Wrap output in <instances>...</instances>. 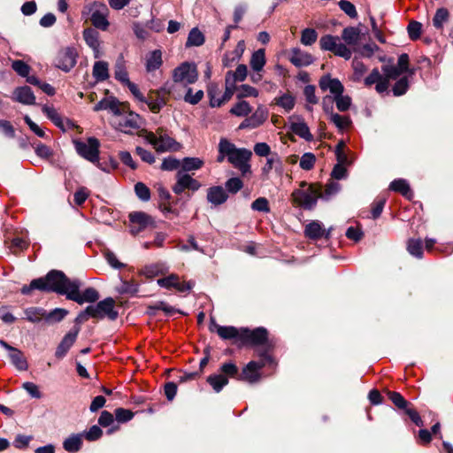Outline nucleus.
I'll list each match as a JSON object with an SVG mask.
<instances>
[{"label":"nucleus","instance_id":"1","mask_svg":"<svg viewBox=\"0 0 453 453\" xmlns=\"http://www.w3.org/2000/svg\"><path fill=\"white\" fill-rule=\"evenodd\" d=\"M410 58L408 54L403 53L399 56L397 65H386L381 67V72L378 68H373L368 76L364 80L366 87L375 85V90L379 94L388 91L390 81L397 80L403 73H408L409 76L414 74V70L409 68Z\"/></svg>","mask_w":453,"mask_h":453},{"label":"nucleus","instance_id":"2","mask_svg":"<svg viewBox=\"0 0 453 453\" xmlns=\"http://www.w3.org/2000/svg\"><path fill=\"white\" fill-rule=\"evenodd\" d=\"M259 356L261 357L260 361H250L242 369L238 376L239 380L255 384L259 382L262 379V368L265 366H270L273 369L276 368L277 362L271 355L262 353Z\"/></svg>","mask_w":453,"mask_h":453},{"label":"nucleus","instance_id":"3","mask_svg":"<svg viewBox=\"0 0 453 453\" xmlns=\"http://www.w3.org/2000/svg\"><path fill=\"white\" fill-rule=\"evenodd\" d=\"M222 152L226 153L229 163L238 168L242 175L250 173V165L249 161L252 153L248 149H238L235 145L228 141L224 146H221Z\"/></svg>","mask_w":453,"mask_h":453},{"label":"nucleus","instance_id":"4","mask_svg":"<svg viewBox=\"0 0 453 453\" xmlns=\"http://www.w3.org/2000/svg\"><path fill=\"white\" fill-rule=\"evenodd\" d=\"M108 12V8L104 4L94 2L84 6L82 16L88 17L95 27L105 31L110 25L107 20Z\"/></svg>","mask_w":453,"mask_h":453},{"label":"nucleus","instance_id":"5","mask_svg":"<svg viewBox=\"0 0 453 453\" xmlns=\"http://www.w3.org/2000/svg\"><path fill=\"white\" fill-rule=\"evenodd\" d=\"M320 196L322 187L319 184H311L306 189H296L292 193L294 202L305 209H311Z\"/></svg>","mask_w":453,"mask_h":453},{"label":"nucleus","instance_id":"6","mask_svg":"<svg viewBox=\"0 0 453 453\" xmlns=\"http://www.w3.org/2000/svg\"><path fill=\"white\" fill-rule=\"evenodd\" d=\"M48 287L50 292H56L61 295H66L73 290V285L75 284V280H71L61 271L52 270L47 273Z\"/></svg>","mask_w":453,"mask_h":453},{"label":"nucleus","instance_id":"7","mask_svg":"<svg viewBox=\"0 0 453 453\" xmlns=\"http://www.w3.org/2000/svg\"><path fill=\"white\" fill-rule=\"evenodd\" d=\"M115 301L111 297H107L103 301L97 303L96 305H89L86 308V312L94 319H102L104 317L109 318L111 320H115L118 318V311H115Z\"/></svg>","mask_w":453,"mask_h":453},{"label":"nucleus","instance_id":"8","mask_svg":"<svg viewBox=\"0 0 453 453\" xmlns=\"http://www.w3.org/2000/svg\"><path fill=\"white\" fill-rule=\"evenodd\" d=\"M319 45L323 50L331 51L334 55L345 59L351 58V50L341 42L338 36L331 35H324L319 40Z\"/></svg>","mask_w":453,"mask_h":453},{"label":"nucleus","instance_id":"9","mask_svg":"<svg viewBox=\"0 0 453 453\" xmlns=\"http://www.w3.org/2000/svg\"><path fill=\"white\" fill-rule=\"evenodd\" d=\"M73 143L76 151L80 156L94 164L99 162L100 142L98 139L95 137H89L87 142L74 141Z\"/></svg>","mask_w":453,"mask_h":453},{"label":"nucleus","instance_id":"10","mask_svg":"<svg viewBox=\"0 0 453 453\" xmlns=\"http://www.w3.org/2000/svg\"><path fill=\"white\" fill-rule=\"evenodd\" d=\"M268 342V332L264 327H257L254 330L241 328L239 346L243 345H265Z\"/></svg>","mask_w":453,"mask_h":453},{"label":"nucleus","instance_id":"11","mask_svg":"<svg viewBox=\"0 0 453 453\" xmlns=\"http://www.w3.org/2000/svg\"><path fill=\"white\" fill-rule=\"evenodd\" d=\"M198 77L196 66L194 64L182 63L173 73V83H181L185 86L194 83Z\"/></svg>","mask_w":453,"mask_h":453},{"label":"nucleus","instance_id":"12","mask_svg":"<svg viewBox=\"0 0 453 453\" xmlns=\"http://www.w3.org/2000/svg\"><path fill=\"white\" fill-rule=\"evenodd\" d=\"M77 58L78 52L74 48H63L55 58V65L64 72H69L76 65Z\"/></svg>","mask_w":453,"mask_h":453},{"label":"nucleus","instance_id":"13","mask_svg":"<svg viewBox=\"0 0 453 453\" xmlns=\"http://www.w3.org/2000/svg\"><path fill=\"white\" fill-rule=\"evenodd\" d=\"M81 282L75 280V284L73 285V290L68 293V299L82 304L85 302L94 303L98 300L99 294L94 288H86L82 294L80 293V287Z\"/></svg>","mask_w":453,"mask_h":453},{"label":"nucleus","instance_id":"14","mask_svg":"<svg viewBox=\"0 0 453 453\" xmlns=\"http://www.w3.org/2000/svg\"><path fill=\"white\" fill-rule=\"evenodd\" d=\"M157 282L162 288L167 289L174 288L180 293L190 291L194 286V283L191 281H180L179 276L173 273L167 277L158 279Z\"/></svg>","mask_w":453,"mask_h":453},{"label":"nucleus","instance_id":"15","mask_svg":"<svg viewBox=\"0 0 453 453\" xmlns=\"http://www.w3.org/2000/svg\"><path fill=\"white\" fill-rule=\"evenodd\" d=\"M210 330L216 332L218 335L223 340H234L239 345L241 328L238 329L234 326H224L216 323L214 319H211Z\"/></svg>","mask_w":453,"mask_h":453},{"label":"nucleus","instance_id":"16","mask_svg":"<svg viewBox=\"0 0 453 453\" xmlns=\"http://www.w3.org/2000/svg\"><path fill=\"white\" fill-rule=\"evenodd\" d=\"M157 142L155 146L157 152L178 151L181 148L180 143L170 137L162 127L157 128Z\"/></svg>","mask_w":453,"mask_h":453},{"label":"nucleus","instance_id":"17","mask_svg":"<svg viewBox=\"0 0 453 453\" xmlns=\"http://www.w3.org/2000/svg\"><path fill=\"white\" fill-rule=\"evenodd\" d=\"M268 119V111L264 106H258L251 116L246 118L239 126L240 129H254L263 125Z\"/></svg>","mask_w":453,"mask_h":453},{"label":"nucleus","instance_id":"18","mask_svg":"<svg viewBox=\"0 0 453 453\" xmlns=\"http://www.w3.org/2000/svg\"><path fill=\"white\" fill-rule=\"evenodd\" d=\"M129 220L131 223V233L133 234H138L148 226H152L154 223L152 218L142 211L130 213Z\"/></svg>","mask_w":453,"mask_h":453},{"label":"nucleus","instance_id":"19","mask_svg":"<svg viewBox=\"0 0 453 453\" xmlns=\"http://www.w3.org/2000/svg\"><path fill=\"white\" fill-rule=\"evenodd\" d=\"M80 332V326H74L73 330L67 333L57 348L56 357L58 358H62L65 356L69 349L73 345Z\"/></svg>","mask_w":453,"mask_h":453},{"label":"nucleus","instance_id":"20","mask_svg":"<svg viewBox=\"0 0 453 453\" xmlns=\"http://www.w3.org/2000/svg\"><path fill=\"white\" fill-rule=\"evenodd\" d=\"M123 117L119 119L118 126L119 128L125 132L130 133L133 130L138 129L140 127V117L138 114L133 111H127L122 114Z\"/></svg>","mask_w":453,"mask_h":453},{"label":"nucleus","instance_id":"21","mask_svg":"<svg viewBox=\"0 0 453 453\" xmlns=\"http://www.w3.org/2000/svg\"><path fill=\"white\" fill-rule=\"evenodd\" d=\"M288 60L296 67L310 65L313 63V57L299 48H294L290 50Z\"/></svg>","mask_w":453,"mask_h":453},{"label":"nucleus","instance_id":"22","mask_svg":"<svg viewBox=\"0 0 453 453\" xmlns=\"http://www.w3.org/2000/svg\"><path fill=\"white\" fill-rule=\"evenodd\" d=\"M319 85L321 90H329L334 96L342 94L344 88L338 79L331 78L330 75H324L319 79Z\"/></svg>","mask_w":453,"mask_h":453},{"label":"nucleus","instance_id":"23","mask_svg":"<svg viewBox=\"0 0 453 453\" xmlns=\"http://www.w3.org/2000/svg\"><path fill=\"white\" fill-rule=\"evenodd\" d=\"M13 99L25 105L35 104V96L28 86L16 88L13 91Z\"/></svg>","mask_w":453,"mask_h":453},{"label":"nucleus","instance_id":"24","mask_svg":"<svg viewBox=\"0 0 453 453\" xmlns=\"http://www.w3.org/2000/svg\"><path fill=\"white\" fill-rule=\"evenodd\" d=\"M83 38L94 51V57L98 58L101 56L99 33L93 28H86L83 31Z\"/></svg>","mask_w":453,"mask_h":453},{"label":"nucleus","instance_id":"25","mask_svg":"<svg viewBox=\"0 0 453 453\" xmlns=\"http://www.w3.org/2000/svg\"><path fill=\"white\" fill-rule=\"evenodd\" d=\"M227 197L228 196L226 192L220 186H215L208 188L207 200L214 205L222 204L226 201Z\"/></svg>","mask_w":453,"mask_h":453},{"label":"nucleus","instance_id":"26","mask_svg":"<svg viewBox=\"0 0 453 453\" xmlns=\"http://www.w3.org/2000/svg\"><path fill=\"white\" fill-rule=\"evenodd\" d=\"M305 236H307L310 239H319L323 236H326V238H328L329 232L326 233V230L323 228L321 223L319 221H312L309 223L304 229Z\"/></svg>","mask_w":453,"mask_h":453},{"label":"nucleus","instance_id":"27","mask_svg":"<svg viewBox=\"0 0 453 453\" xmlns=\"http://www.w3.org/2000/svg\"><path fill=\"white\" fill-rule=\"evenodd\" d=\"M83 434H73L67 437L63 442V448L68 453L78 452L83 444Z\"/></svg>","mask_w":453,"mask_h":453},{"label":"nucleus","instance_id":"28","mask_svg":"<svg viewBox=\"0 0 453 453\" xmlns=\"http://www.w3.org/2000/svg\"><path fill=\"white\" fill-rule=\"evenodd\" d=\"M342 39L347 45L355 46L361 39V31L356 27H347L342 32Z\"/></svg>","mask_w":453,"mask_h":453},{"label":"nucleus","instance_id":"29","mask_svg":"<svg viewBox=\"0 0 453 453\" xmlns=\"http://www.w3.org/2000/svg\"><path fill=\"white\" fill-rule=\"evenodd\" d=\"M104 110L111 111L114 115L120 116L127 111V105L120 103L116 97L104 98Z\"/></svg>","mask_w":453,"mask_h":453},{"label":"nucleus","instance_id":"30","mask_svg":"<svg viewBox=\"0 0 453 453\" xmlns=\"http://www.w3.org/2000/svg\"><path fill=\"white\" fill-rule=\"evenodd\" d=\"M390 189L402 194L408 199H411L413 194L411 192L409 183L403 179L395 180L390 183Z\"/></svg>","mask_w":453,"mask_h":453},{"label":"nucleus","instance_id":"31","mask_svg":"<svg viewBox=\"0 0 453 453\" xmlns=\"http://www.w3.org/2000/svg\"><path fill=\"white\" fill-rule=\"evenodd\" d=\"M34 289L50 292L48 287L47 275L44 278H38L33 280L29 285H26L21 288V293L24 295H28Z\"/></svg>","mask_w":453,"mask_h":453},{"label":"nucleus","instance_id":"32","mask_svg":"<svg viewBox=\"0 0 453 453\" xmlns=\"http://www.w3.org/2000/svg\"><path fill=\"white\" fill-rule=\"evenodd\" d=\"M96 81H104L109 78V65L105 61H97L93 65L92 71Z\"/></svg>","mask_w":453,"mask_h":453},{"label":"nucleus","instance_id":"33","mask_svg":"<svg viewBox=\"0 0 453 453\" xmlns=\"http://www.w3.org/2000/svg\"><path fill=\"white\" fill-rule=\"evenodd\" d=\"M204 165V161L200 157H187L181 160V172H191L201 169Z\"/></svg>","mask_w":453,"mask_h":453},{"label":"nucleus","instance_id":"34","mask_svg":"<svg viewBox=\"0 0 453 453\" xmlns=\"http://www.w3.org/2000/svg\"><path fill=\"white\" fill-rule=\"evenodd\" d=\"M143 102L147 104L150 110L154 113L159 112L161 108L165 105L164 99L159 98L157 95L154 94L153 90H150L148 93V96L145 97V101Z\"/></svg>","mask_w":453,"mask_h":453},{"label":"nucleus","instance_id":"35","mask_svg":"<svg viewBox=\"0 0 453 453\" xmlns=\"http://www.w3.org/2000/svg\"><path fill=\"white\" fill-rule=\"evenodd\" d=\"M177 180L176 183L173 187V191L180 195L185 189H188L189 187V180H191V176L188 173H183L181 171H179L176 175Z\"/></svg>","mask_w":453,"mask_h":453},{"label":"nucleus","instance_id":"36","mask_svg":"<svg viewBox=\"0 0 453 453\" xmlns=\"http://www.w3.org/2000/svg\"><path fill=\"white\" fill-rule=\"evenodd\" d=\"M162 53L159 50H153L146 59L147 72H153L162 65Z\"/></svg>","mask_w":453,"mask_h":453},{"label":"nucleus","instance_id":"37","mask_svg":"<svg viewBox=\"0 0 453 453\" xmlns=\"http://www.w3.org/2000/svg\"><path fill=\"white\" fill-rule=\"evenodd\" d=\"M290 129L293 133L308 142L313 139V135L311 134L307 124L303 121L291 123Z\"/></svg>","mask_w":453,"mask_h":453},{"label":"nucleus","instance_id":"38","mask_svg":"<svg viewBox=\"0 0 453 453\" xmlns=\"http://www.w3.org/2000/svg\"><path fill=\"white\" fill-rule=\"evenodd\" d=\"M204 41L205 38L203 34L197 27H194L188 34L186 47H198L203 45Z\"/></svg>","mask_w":453,"mask_h":453},{"label":"nucleus","instance_id":"39","mask_svg":"<svg viewBox=\"0 0 453 453\" xmlns=\"http://www.w3.org/2000/svg\"><path fill=\"white\" fill-rule=\"evenodd\" d=\"M250 67L256 71L260 72L265 65V52L264 49L255 51L250 58Z\"/></svg>","mask_w":453,"mask_h":453},{"label":"nucleus","instance_id":"40","mask_svg":"<svg viewBox=\"0 0 453 453\" xmlns=\"http://www.w3.org/2000/svg\"><path fill=\"white\" fill-rule=\"evenodd\" d=\"M12 363L20 371H26L28 368L27 362L23 353L14 348L9 355Z\"/></svg>","mask_w":453,"mask_h":453},{"label":"nucleus","instance_id":"41","mask_svg":"<svg viewBox=\"0 0 453 453\" xmlns=\"http://www.w3.org/2000/svg\"><path fill=\"white\" fill-rule=\"evenodd\" d=\"M207 382L216 392H219L228 383V379L223 374H212L207 378Z\"/></svg>","mask_w":453,"mask_h":453},{"label":"nucleus","instance_id":"42","mask_svg":"<svg viewBox=\"0 0 453 453\" xmlns=\"http://www.w3.org/2000/svg\"><path fill=\"white\" fill-rule=\"evenodd\" d=\"M252 111V107L250 104L244 101H239L236 103L231 109L230 113L238 117H246L248 116Z\"/></svg>","mask_w":453,"mask_h":453},{"label":"nucleus","instance_id":"43","mask_svg":"<svg viewBox=\"0 0 453 453\" xmlns=\"http://www.w3.org/2000/svg\"><path fill=\"white\" fill-rule=\"evenodd\" d=\"M329 119L341 131L349 128L352 123L349 117L342 116V115H340L338 113H334V112H330Z\"/></svg>","mask_w":453,"mask_h":453},{"label":"nucleus","instance_id":"44","mask_svg":"<svg viewBox=\"0 0 453 453\" xmlns=\"http://www.w3.org/2000/svg\"><path fill=\"white\" fill-rule=\"evenodd\" d=\"M243 51H244V42L240 41L237 43L236 48L231 54L226 53L225 55L224 58H223V65L225 66H229L231 62H233L236 59H239L242 57Z\"/></svg>","mask_w":453,"mask_h":453},{"label":"nucleus","instance_id":"45","mask_svg":"<svg viewBox=\"0 0 453 453\" xmlns=\"http://www.w3.org/2000/svg\"><path fill=\"white\" fill-rule=\"evenodd\" d=\"M407 250L411 256L421 258L423 256L422 241L420 239L408 240Z\"/></svg>","mask_w":453,"mask_h":453},{"label":"nucleus","instance_id":"46","mask_svg":"<svg viewBox=\"0 0 453 453\" xmlns=\"http://www.w3.org/2000/svg\"><path fill=\"white\" fill-rule=\"evenodd\" d=\"M384 392L388 395V399L399 410H403L408 407L409 402H407L400 393L390 390H384Z\"/></svg>","mask_w":453,"mask_h":453},{"label":"nucleus","instance_id":"47","mask_svg":"<svg viewBox=\"0 0 453 453\" xmlns=\"http://www.w3.org/2000/svg\"><path fill=\"white\" fill-rule=\"evenodd\" d=\"M410 81L408 76L399 78L393 86L392 91L394 96H400L404 95L409 88Z\"/></svg>","mask_w":453,"mask_h":453},{"label":"nucleus","instance_id":"48","mask_svg":"<svg viewBox=\"0 0 453 453\" xmlns=\"http://www.w3.org/2000/svg\"><path fill=\"white\" fill-rule=\"evenodd\" d=\"M42 111L58 127L64 129L62 119L54 107L43 105Z\"/></svg>","mask_w":453,"mask_h":453},{"label":"nucleus","instance_id":"49","mask_svg":"<svg viewBox=\"0 0 453 453\" xmlns=\"http://www.w3.org/2000/svg\"><path fill=\"white\" fill-rule=\"evenodd\" d=\"M220 90L218 85L211 84L208 88V96L210 97V105L211 107H219L222 104L221 97H219Z\"/></svg>","mask_w":453,"mask_h":453},{"label":"nucleus","instance_id":"50","mask_svg":"<svg viewBox=\"0 0 453 453\" xmlns=\"http://www.w3.org/2000/svg\"><path fill=\"white\" fill-rule=\"evenodd\" d=\"M26 319L31 322H39L45 319V311L40 308L31 307L25 311Z\"/></svg>","mask_w":453,"mask_h":453},{"label":"nucleus","instance_id":"51","mask_svg":"<svg viewBox=\"0 0 453 453\" xmlns=\"http://www.w3.org/2000/svg\"><path fill=\"white\" fill-rule=\"evenodd\" d=\"M247 66L245 65H239L234 72L229 71L226 75H230V79L235 84L236 81H243L247 77Z\"/></svg>","mask_w":453,"mask_h":453},{"label":"nucleus","instance_id":"52","mask_svg":"<svg viewBox=\"0 0 453 453\" xmlns=\"http://www.w3.org/2000/svg\"><path fill=\"white\" fill-rule=\"evenodd\" d=\"M220 372H222L221 374L225 375L226 378L231 377L235 378L237 380L240 374L238 372L237 365L232 362L222 364V365L220 366Z\"/></svg>","mask_w":453,"mask_h":453},{"label":"nucleus","instance_id":"53","mask_svg":"<svg viewBox=\"0 0 453 453\" xmlns=\"http://www.w3.org/2000/svg\"><path fill=\"white\" fill-rule=\"evenodd\" d=\"M318 38L317 32L312 28H305L302 31L301 42L303 45L309 46L313 44Z\"/></svg>","mask_w":453,"mask_h":453},{"label":"nucleus","instance_id":"54","mask_svg":"<svg viewBox=\"0 0 453 453\" xmlns=\"http://www.w3.org/2000/svg\"><path fill=\"white\" fill-rule=\"evenodd\" d=\"M316 163V157L313 153H304L300 159V167L303 170L310 171L314 167Z\"/></svg>","mask_w":453,"mask_h":453},{"label":"nucleus","instance_id":"55","mask_svg":"<svg viewBox=\"0 0 453 453\" xmlns=\"http://www.w3.org/2000/svg\"><path fill=\"white\" fill-rule=\"evenodd\" d=\"M449 19V12L445 8H440L436 11V13L433 19L434 26L436 28H441L443 23Z\"/></svg>","mask_w":453,"mask_h":453},{"label":"nucleus","instance_id":"56","mask_svg":"<svg viewBox=\"0 0 453 453\" xmlns=\"http://www.w3.org/2000/svg\"><path fill=\"white\" fill-rule=\"evenodd\" d=\"M34 439L32 435L18 434L13 441V446L20 450L29 447L30 441Z\"/></svg>","mask_w":453,"mask_h":453},{"label":"nucleus","instance_id":"57","mask_svg":"<svg viewBox=\"0 0 453 453\" xmlns=\"http://www.w3.org/2000/svg\"><path fill=\"white\" fill-rule=\"evenodd\" d=\"M275 101L278 105L284 108L287 111H289L295 106V98L289 94L275 98Z\"/></svg>","mask_w":453,"mask_h":453},{"label":"nucleus","instance_id":"58","mask_svg":"<svg viewBox=\"0 0 453 453\" xmlns=\"http://www.w3.org/2000/svg\"><path fill=\"white\" fill-rule=\"evenodd\" d=\"M181 168V161L173 157H168L163 159L161 169L163 171H174Z\"/></svg>","mask_w":453,"mask_h":453},{"label":"nucleus","instance_id":"59","mask_svg":"<svg viewBox=\"0 0 453 453\" xmlns=\"http://www.w3.org/2000/svg\"><path fill=\"white\" fill-rule=\"evenodd\" d=\"M334 101L336 104V107L340 111H347L351 104V98L349 96H343L342 94H339L336 96H334Z\"/></svg>","mask_w":453,"mask_h":453},{"label":"nucleus","instance_id":"60","mask_svg":"<svg viewBox=\"0 0 453 453\" xmlns=\"http://www.w3.org/2000/svg\"><path fill=\"white\" fill-rule=\"evenodd\" d=\"M340 9L351 19L357 17V12L355 5L348 0H341L339 2Z\"/></svg>","mask_w":453,"mask_h":453},{"label":"nucleus","instance_id":"61","mask_svg":"<svg viewBox=\"0 0 453 453\" xmlns=\"http://www.w3.org/2000/svg\"><path fill=\"white\" fill-rule=\"evenodd\" d=\"M134 416V412L127 409L118 408L115 410V418L119 423L130 421Z\"/></svg>","mask_w":453,"mask_h":453},{"label":"nucleus","instance_id":"62","mask_svg":"<svg viewBox=\"0 0 453 453\" xmlns=\"http://www.w3.org/2000/svg\"><path fill=\"white\" fill-rule=\"evenodd\" d=\"M162 310L166 314H171L174 311V309L172 306H169L165 302H159L155 305H151L148 307V314L150 316H155L157 314V311Z\"/></svg>","mask_w":453,"mask_h":453},{"label":"nucleus","instance_id":"63","mask_svg":"<svg viewBox=\"0 0 453 453\" xmlns=\"http://www.w3.org/2000/svg\"><path fill=\"white\" fill-rule=\"evenodd\" d=\"M12 69L20 76L27 77L30 66L22 60H15L12 64Z\"/></svg>","mask_w":453,"mask_h":453},{"label":"nucleus","instance_id":"64","mask_svg":"<svg viewBox=\"0 0 453 453\" xmlns=\"http://www.w3.org/2000/svg\"><path fill=\"white\" fill-rule=\"evenodd\" d=\"M136 196L142 201L147 202L150 198V188L142 182H138L134 186Z\"/></svg>","mask_w":453,"mask_h":453}]
</instances>
